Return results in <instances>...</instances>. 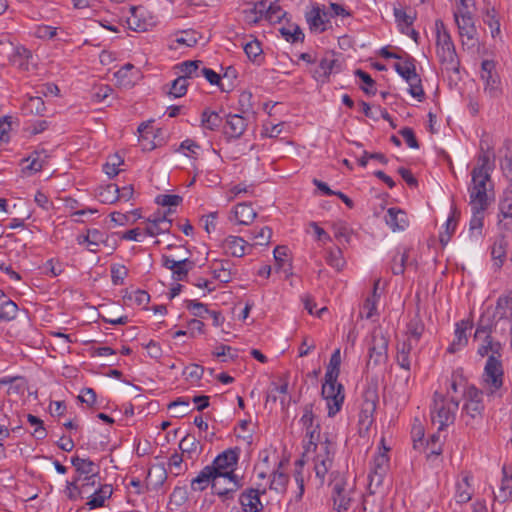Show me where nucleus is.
<instances>
[{
    "instance_id": "3",
    "label": "nucleus",
    "mask_w": 512,
    "mask_h": 512,
    "mask_svg": "<svg viewBox=\"0 0 512 512\" xmlns=\"http://www.w3.org/2000/svg\"><path fill=\"white\" fill-rule=\"evenodd\" d=\"M325 382L322 385L321 394L327 401L328 416H335L341 409L345 399L343 385L337 383V381H329L325 378Z\"/></svg>"
},
{
    "instance_id": "47",
    "label": "nucleus",
    "mask_w": 512,
    "mask_h": 512,
    "mask_svg": "<svg viewBox=\"0 0 512 512\" xmlns=\"http://www.w3.org/2000/svg\"><path fill=\"white\" fill-rule=\"evenodd\" d=\"M187 87L188 81L186 80V77L179 76L172 82L171 88L169 90V95H172L175 98L182 97L186 94Z\"/></svg>"
},
{
    "instance_id": "41",
    "label": "nucleus",
    "mask_w": 512,
    "mask_h": 512,
    "mask_svg": "<svg viewBox=\"0 0 512 512\" xmlns=\"http://www.w3.org/2000/svg\"><path fill=\"white\" fill-rule=\"evenodd\" d=\"M202 125L209 130H216L222 123L218 113L205 109L202 113Z\"/></svg>"
},
{
    "instance_id": "56",
    "label": "nucleus",
    "mask_w": 512,
    "mask_h": 512,
    "mask_svg": "<svg viewBox=\"0 0 512 512\" xmlns=\"http://www.w3.org/2000/svg\"><path fill=\"white\" fill-rule=\"evenodd\" d=\"M423 331H424V325L422 324V322L419 319L414 318L409 322L408 327H407V333L412 338H414L416 341H418L420 339Z\"/></svg>"
},
{
    "instance_id": "46",
    "label": "nucleus",
    "mask_w": 512,
    "mask_h": 512,
    "mask_svg": "<svg viewBox=\"0 0 512 512\" xmlns=\"http://www.w3.org/2000/svg\"><path fill=\"white\" fill-rule=\"evenodd\" d=\"M469 478L468 476L463 478V483L457 484L456 500L458 503H467L471 500L472 493L469 491Z\"/></svg>"
},
{
    "instance_id": "45",
    "label": "nucleus",
    "mask_w": 512,
    "mask_h": 512,
    "mask_svg": "<svg viewBox=\"0 0 512 512\" xmlns=\"http://www.w3.org/2000/svg\"><path fill=\"white\" fill-rule=\"evenodd\" d=\"M181 36L176 38V43L185 45L187 47H193L198 43L201 37L198 32L194 30H184L180 32Z\"/></svg>"
},
{
    "instance_id": "10",
    "label": "nucleus",
    "mask_w": 512,
    "mask_h": 512,
    "mask_svg": "<svg viewBox=\"0 0 512 512\" xmlns=\"http://www.w3.org/2000/svg\"><path fill=\"white\" fill-rule=\"evenodd\" d=\"M240 448H229L220 453L211 465H208L215 475L219 478L221 471L236 468L239 460Z\"/></svg>"
},
{
    "instance_id": "12",
    "label": "nucleus",
    "mask_w": 512,
    "mask_h": 512,
    "mask_svg": "<svg viewBox=\"0 0 512 512\" xmlns=\"http://www.w3.org/2000/svg\"><path fill=\"white\" fill-rule=\"evenodd\" d=\"M495 71V63L491 60H484L481 64V79L485 82V91L491 96H496L499 90V78Z\"/></svg>"
},
{
    "instance_id": "57",
    "label": "nucleus",
    "mask_w": 512,
    "mask_h": 512,
    "mask_svg": "<svg viewBox=\"0 0 512 512\" xmlns=\"http://www.w3.org/2000/svg\"><path fill=\"white\" fill-rule=\"evenodd\" d=\"M182 197L175 194L159 195L156 199L157 204L162 206H178L182 202Z\"/></svg>"
},
{
    "instance_id": "64",
    "label": "nucleus",
    "mask_w": 512,
    "mask_h": 512,
    "mask_svg": "<svg viewBox=\"0 0 512 512\" xmlns=\"http://www.w3.org/2000/svg\"><path fill=\"white\" fill-rule=\"evenodd\" d=\"M272 236V230L269 227H262L256 234L253 235V239H256L257 245H268Z\"/></svg>"
},
{
    "instance_id": "22",
    "label": "nucleus",
    "mask_w": 512,
    "mask_h": 512,
    "mask_svg": "<svg viewBox=\"0 0 512 512\" xmlns=\"http://www.w3.org/2000/svg\"><path fill=\"white\" fill-rule=\"evenodd\" d=\"M396 72L404 78L407 82L418 80V74L416 73L415 60L408 56L403 62H397L394 64Z\"/></svg>"
},
{
    "instance_id": "50",
    "label": "nucleus",
    "mask_w": 512,
    "mask_h": 512,
    "mask_svg": "<svg viewBox=\"0 0 512 512\" xmlns=\"http://www.w3.org/2000/svg\"><path fill=\"white\" fill-rule=\"evenodd\" d=\"M243 49L247 57L252 61H255L263 52L261 43L257 39L244 44Z\"/></svg>"
},
{
    "instance_id": "54",
    "label": "nucleus",
    "mask_w": 512,
    "mask_h": 512,
    "mask_svg": "<svg viewBox=\"0 0 512 512\" xmlns=\"http://www.w3.org/2000/svg\"><path fill=\"white\" fill-rule=\"evenodd\" d=\"M27 420L32 426H35V430L32 433V435L35 436L37 439H43L46 436L45 428H43L42 426L43 421L32 414L27 415Z\"/></svg>"
},
{
    "instance_id": "16",
    "label": "nucleus",
    "mask_w": 512,
    "mask_h": 512,
    "mask_svg": "<svg viewBox=\"0 0 512 512\" xmlns=\"http://www.w3.org/2000/svg\"><path fill=\"white\" fill-rule=\"evenodd\" d=\"M385 221L393 231H403L409 225L405 211L395 207H391L387 210Z\"/></svg>"
},
{
    "instance_id": "4",
    "label": "nucleus",
    "mask_w": 512,
    "mask_h": 512,
    "mask_svg": "<svg viewBox=\"0 0 512 512\" xmlns=\"http://www.w3.org/2000/svg\"><path fill=\"white\" fill-rule=\"evenodd\" d=\"M388 338L382 331L375 330L372 333L371 344L369 347V360L367 365H379L385 363L388 359Z\"/></svg>"
},
{
    "instance_id": "19",
    "label": "nucleus",
    "mask_w": 512,
    "mask_h": 512,
    "mask_svg": "<svg viewBox=\"0 0 512 512\" xmlns=\"http://www.w3.org/2000/svg\"><path fill=\"white\" fill-rule=\"evenodd\" d=\"M472 328V323L468 320H462L456 325L455 330V339L448 347L449 353H455L461 347L465 346L468 343V338L466 336V330Z\"/></svg>"
},
{
    "instance_id": "35",
    "label": "nucleus",
    "mask_w": 512,
    "mask_h": 512,
    "mask_svg": "<svg viewBox=\"0 0 512 512\" xmlns=\"http://www.w3.org/2000/svg\"><path fill=\"white\" fill-rule=\"evenodd\" d=\"M280 33L286 41L291 43L298 41L303 42L305 38L302 29L296 24H290L287 27L280 28Z\"/></svg>"
},
{
    "instance_id": "15",
    "label": "nucleus",
    "mask_w": 512,
    "mask_h": 512,
    "mask_svg": "<svg viewBox=\"0 0 512 512\" xmlns=\"http://www.w3.org/2000/svg\"><path fill=\"white\" fill-rule=\"evenodd\" d=\"M239 502L243 512H259L263 509L258 489L250 488L245 490L241 493Z\"/></svg>"
},
{
    "instance_id": "44",
    "label": "nucleus",
    "mask_w": 512,
    "mask_h": 512,
    "mask_svg": "<svg viewBox=\"0 0 512 512\" xmlns=\"http://www.w3.org/2000/svg\"><path fill=\"white\" fill-rule=\"evenodd\" d=\"M326 261L331 267L335 268L337 271H340L345 265L343 253L339 247H335L334 249H331L328 252Z\"/></svg>"
},
{
    "instance_id": "32",
    "label": "nucleus",
    "mask_w": 512,
    "mask_h": 512,
    "mask_svg": "<svg viewBox=\"0 0 512 512\" xmlns=\"http://www.w3.org/2000/svg\"><path fill=\"white\" fill-rule=\"evenodd\" d=\"M472 185L469 190H481L487 192V182L490 181L489 173H482V168H474L471 172Z\"/></svg>"
},
{
    "instance_id": "42",
    "label": "nucleus",
    "mask_w": 512,
    "mask_h": 512,
    "mask_svg": "<svg viewBox=\"0 0 512 512\" xmlns=\"http://www.w3.org/2000/svg\"><path fill=\"white\" fill-rule=\"evenodd\" d=\"M389 458L387 454L379 453L375 456L373 461V473L374 476L378 477V481L380 482L382 477L384 476L386 469L388 467Z\"/></svg>"
},
{
    "instance_id": "14",
    "label": "nucleus",
    "mask_w": 512,
    "mask_h": 512,
    "mask_svg": "<svg viewBox=\"0 0 512 512\" xmlns=\"http://www.w3.org/2000/svg\"><path fill=\"white\" fill-rule=\"evenodd\" d=\"M113 494V488L110 484L100 485L97 489L90 493L88 491L86 506L89 509H96L105 506V501Z\"/></svg>"
},
{
    "instance_id": "17",
    "label": "nucleus",
    "mask_w": 512,
    "mask_h": 512,
    "mask_svg": "<svg viewBox=\"0 0 512 512\" xmlns=\"http://www.w3.org/2000/svg\"><path fill=\"white\" fill-rule=\"evenodd\" d=\"M232 266V262L228 259L215 260L212 265L214 278L222 283H229L233 276L236 275V271L232 270Z\"/></svg>"
},
{
    "instance_id": "38",
    "label": "nucleus",
    "mask_w": 512,
    "mask_h": 512,
    "mask_svg": "<svg viewBox=\"0 0 512 512\" xmlns=\"http://www.w3.org/2000/svg\"><path fill=\"white\" fill-rule=\"evenodd\" d=\"M354 75L363 82L364 85H362L360 88L365 94L369 96L376 94V82L367 72L363 71L362 69H356L354 71Z\"/></svg>"
},
{
    "instance_id": "55",
    "label": "nucleus",
    "mask_w": 512,
    "mask_h": 512,
    "mask_svg": "<svg viewBox=\"0 0 512 512\" xmlns=\"http://www.w3.org/2000/svg\"><path fill=\"white\" fill-rule=\"evenodd\" d=\"M57 34V28L47 25H40L35 28L34 35L39 39H53Z\"/></svg>"
},
{
    "instance_id": "31",
    "label": "nucleus",
    "mask_w": 512,
    "mask_h": 512,
    "mask_svg": "<svg viewBox=\"0 0 512 512\" xmlns=\"http://www.w3.org/2000/svg\"><path fill=\"white\" fill-rule=\"evenodd\" d=\"M97 197L102 203L112 204L119 200V187L112 183L105 187H100L97 192Z\"/></svg>"
},
{
    "instance_id": "29",
    "label": "nucleus",
    "mask_w": 512,
    "mask_h": 512,
    "mask_svg": "<svg viewBox=\"0 0 512 512\" xmlns=\"http://www.w3.org/2000/svg\"><path fill=\"white\" fill-rule=\"evenodd\" d=\"M17 305L0 292V320L10 321L17 315Z\"/></svg>"
},
{
    "instance_id": "5",
    "label": "nucleus",
    "mask_w": 512,
    "mask_h": 512,
    "mask_svg": "<svg viewBox=\"0 0 512 512\" xmlns=\"http://www.w3.org/2000/svg\"><path fill=\"white\" fill-rule=\"evenodd\" d=\"M461 20H459V13H454L455 21L457 23L459 34L462 37V45L473 48L477 44V30L474 25L473 19L469 13L460 11Z\"/></svg>"
},
{
    "instance_id": "58",
    "label": "nucleus",
    "mask_w": 512,
    "mask_h": 512,
    "mask_svg": "<svg viewBox=\"0 0 512 512\" xmlns=\"http://www.w3.org/2000/svg\"><path fill=\"white\" fill-rule=\"evenodd\" d=\"M200 60H189L180 64V71L183 73L181 77H186V80L192 76L193 73L199 68Z\"/></svg>"
},
{
    "instance_id": "20",
    "label": "nucleus",
    "mask_w": 512,
    "mask_h": 512,
    "mask_svg": "<svg viewBox=\"0 0 512 512\" xmlns=\"http://www.w3.org/2000/svg\"><path fill=\"white\" fill-rule=\"evenodd\" d=\"M217 480L218 477L207 465L200 471V473L194 479H192L191 488L194 491H203L208 487L209 484L212 485V483L217 482Z\"/></svg>"
},
{
    "instance_id": "1",
    "label": "nucleus",
    "mask_w": 512,
    "mask_h": 512,
    "mask_svg": "<svg viewBox=\"0 0 512 512\" xmlns=\"http://www.w3.org/2000/svg\"><path fill=\"white\" fill-rule=\"evenodd\" d=\"M458 407L459 402L454 398L447 402L443 395L435 393L431 418L433 423L439 424V431L454 422L455 412L458 410Z\"/></svg>"
},
{
    "instance_id": "61",
    "label": "nucleus",
    "mask_w": 512,
    "mask_h": 512,
    "mask_svg": "<svg viewBox=\"0 0 512 512\" xmlns=\"http://www.w3.org/2000/svg\"><path fill=\"white\" fill-rule=\"evenodd\" d=\"M45 273L50 274L52 277H56L63 272V266L60 260L50 259L44 265Z\"/></svg>"
},
{
    "instance_id": "11",
    "label": "nucleus",
    "mask_w": 512,
    "mask_h": 512,
    "mask_svg": "<svg viewBox=\"0 0 512 512\" xmlns=\"http://www.w3.org/2000/svg\"><path fill=\"white\" fill-rule=\"evenodd\" d=\"M71 463L75 471L79 474L80 481L95 485L97 473L94 471L95 464L89 459L72 457Z\"/></svg>"
},
{
    "instance_id": "7",
    "label": "nucleus",
    "mask_w": 512,
    "mask_h": 512,
    "mask_svg": "<svg viewBox=\"0 0 512 512\" xmlns=\"http://www.w3.org/2000/svg\"><path fill=\"white\" fill-rule=\"evenodd\" d=\"M464 396L466 402L463 406V411L473 420L481 419L484 410V404L482 402L483 392L475 386H469Z\"/></svg>"
},
{
    "instance_id": "52",
    "label": "nucleus",
    "mask_w": 512,
    "mask_h": 512,
    "mask_svg": "<svg viewBox=\"0 0 512 512\" xmlns=\"http://www.w3.org/2000/svg\"><path fill=\"white\" fill-rule=\"evenodd\" d=\"M288 482V475L283 472H274L272 480L270 482V489L275 490L277 492H282L285 490L286 484Z\"/></svg>"
},
{
    "instance_id": "48",
    "label": "nucleus",
    "mask_w": 512,
    "mask_h": 512,
    "mask_svg": "<svg viewBox=\"0 0 512 512\" xmlns=\"http://www.w3.org/2000/svg\"><path fill=\"white\" fill-rule=\"evenodd\" d=\"M456 210L453 211V214L446 221L445 232L441 233L439 236V240L443 246H445L451 239L452 234L456 228Z\"/></svg>"
},
{
    "instance_id": "21",
    "label": "nucleus",
    "mask_w": 512,
    "mask_h": 512,
    "mask_svg": "<svg viewBox=\"0 0 512 512\" xmlns=\"http://www.w3.org/2000/svg\"><path fill=\"white\" fill-rule=\"evenodd\" d=\"M326 16L327 12L322 11L319 6H315L311 11L307 12L305 17L310 30H319L320 32H324L326 30Z\"/></svg>"
},
{
    "instance_id": "40",
    "label": "nucleus",
    "mask_w": 512,
    "mask_h": 512,
    "mask_svg": "<svg viewBox=\"0 0 512 512\" xmlns=\"http://www.w3.org/2000/svg\"><path fill=\"white\" fill-rule=\"evenodd\" d=\"M506 246L507 242L504 236H501L495 243L492 248V258L495 261V265L500 268L503 265L504 259L506 257Z\"/></svg>"
},
{
    "instance_id": "63",
    "label": "nucleus",
    "mask_w": 512,
    "mask_h": 512,
    "mask_svg": "<svg viewBox=\"0 0 512 512\" xmlns=\"http://www.w3.org/2000/svg\"><path fill=\"white\" fill-rule=\"evenodd\" d=\"M400 135L404 138L407 145L410 148L418 149L419 143L418 140L415 137L414 131L409 127H404L399 131Z\"/></svg>"
},
{
    "instance_id": "37",
    "label": "nucleus",
    "mask_w": 512,
    "mask_h": 512,
    "mask_svg": "<svg viewBox=\"0 0 512 512\" xmlns=\"http://www.w3.org/2000/svg\"><path fill=\"white\" fill-rule=\"evenodd\" d=\"M266 1H259L252 8L244 10L245 20L248 23H257L265 14Z\"/></svg>"
},
{
    "instance_id": "59",
    "label": "nucleus",
    "mask_w": 512,
    "mask_h": 512,
    "mask_svg": "<svg viewBox=\"0 0 512 512\" xmlns=\"http://www.w3.org/2000/svg\"><path fill=\"white\" fill-rule=\"evenodd\" d=\"M251 99H252V94L250 92H247V91H243L240 96H239V111L242 113V114H246V113H249L250 111H252V108H253V105L251 103Z\"/></svg>"
},
{
    "instance_id": "34",
    "label": "nucleus",
    "mask_w": 512,
    "mask_h": 512,
    "mask_svg": "<svg viewBox=\"0 0 512 512\" xmlns=\"http://www.w3.org/2000/svg\"><path fill=\"white\" fill-rule=\"evenodd\" d=\"M469 192L471 208L485 211L489 206V198L487 192L481 190H469Z\"/></svg>"
},
{
    "instance_id": "23",
    "label": "nucleus",
    "mask_w": 512,
    "mask_h": 512,
    "mask_svg": "<svg viewBox=\"0 0 512 512\" xmlns=\"http://www.w3.org/2000/svg\"><path fill=\"white\" fill-rule=\"evenodd\" d=\"M243 483L242 482H228V485L225 487H222L220 485V482L217 480V482L212 483V491L214 494L219 496L222 501L230 500L234 498V494L242 488Z\"/></svg>"
},
{
    "instance_id": "49",
    "label": "nucleus",
    "mask_w": 512,
    "mask_h": 512,
    "mask_svg": "<svg viewBox=\"0 0 512 512\" xmlns=\"http://www.w3.org/2000/svg\"><path fill=\"white\" fill-rule=\"evenodd\" d=\"M378 285H379V280H377L374 283L372 296L368 297L363 304V310L366 311L367 319L372 318L376 313V296H377Z\"/></svg>"
},
{
    "instance_id": "9",
    "label": "nucleus",
    "mask_w": 512,
    "mask_h": 512,
    "mask_svg": "<svg viewBox=\"0 0 512 512\" xmlns=\"http://www.w3.org/2000/svg\"><path fill=\"white\" fill-rule=\"evenodd\" d=\"M161 260L163 267L171 270L173 272V279L177 281H185L188 277L189 271L195 266L194 261H191L188 258L174 260L167 255H162Z\"/></svg>"
},
{
    "instance_id": "51",
    "label": "nucleus",
    "mask_w": 512,
    "mask_h": 512,
    "mask_svg": "<svg viewBox=\"0 0 512 512\" xmlns=\"http://www.w3.org/2000/svg\"><path fill=\"white\" fill-rule=\"evenodd\" d=\"M199 442L193 435H186L182 438V440L179 443V449L182 451V453H195L197 451Z\"/></svg>"
},
{
    "instance_id": "26",
    "label": "nucleus",
    "mask_w": 512,
    "mask_h": 512,
    "mask_svg": "<svg viewBox=\"0 0 512 512\" xmlns=\"http://www.w3.org/2000/svg\"><path fill=\"white\" fill-rule=\"evenodd\" d=\"M501 486L495 494V498L501 502H505L512 497V475L507 472L506 466L502 468Z\"/></svg>"
},
{
    "instance_id": "33",
    "label": "nucleus",
    "mask_w": 512,
    "mask_h": 512,
    "mask_svg": "<svg viewBox=\"0 0 512 512\" xmlns=\"http://www.w3.org/2000/svg\"><path fill=\"white\" fill-rule=\"evenodd\" d=\"M340 365H341V355L340 349H336L331 355L327 371L325 373V378H328L329 381H337V378L340 373Z\"/></svg>"
},
{
    "instance_id": "2",
    "label": "nucleus",
    "mask_w": 512,
    "mask_h": 512,
    "mask_svg": "<svg viewBox=\"0 0 512 512\" xmlns=\"http://www.w3.org/2000/svg\"><path fill=\"white\" fill-rule=\"evenodd\" d=\"M437 56L447 71H459V59L449 33L442 34L436 41Z\"/></svg>"
},
{
    "instance_id": "60",
    "label": "nucleus",
    "mask_w": 512,
    "mask_h": 512,
    "mask_svg": "<svg viewBox=\"0 0 512 512\" xmlns=\"http://www.w3.org/2000/svg\"><path fill=\"white\" fill-rule=\"evenodd\" d=\"M412 439H413V447L415 449H418L420 446L423 445V438H424V428L422 426V424L419 422V423H415L412 427Z\"/></svg>"
},
{
    "instance_id": "28",
    "label": "nucleus",
    "mask_w": 512,
    "mask_h": 512,
    "mask_svg": "<svg viewBox=\"0 0 512 512\" xmlns=\"http://www.w3.org/2000/svg\"><path fill=\"white\" fill-rule=\"evenodd\" d=\"M89 483H85L80 481V478L74 479L71 482H66V490L67 496L72 500L84 499L87 498L88 491H86V486H89Z\"/></svg>"
},
{
    "instance_id": "18",
    "label": "nucleus",
    "mask_w": 512,
    "mask_h": 512,
    "mask_svg": "<svg viewBox=\"0 0 512 512\" xmlns=\"http://www.w3.org/2000/svg\"><path fill=\"white\" fill-rule=\"evenodd\" d=\"M340 68V63L337 59L334 58V55L331 54L329 57L325 56L321 59L319 63V67L316 69L314 73V77L318 80L319 78H323L322 82L328 80L330 74L335 71L338 72Z\"/></svg>"
},
{
    "instance_id": "36",
    "label": "nucleus",
    "mask_w": 512,
    "mask_h": 512,
    "mask_svg": "<svg viewBox=\"0 0 512 512\" xmlns=\"http://www.w3.org/2000/svg\"><path fill=\"white\" fill-rule=\"evenodd\" d=\"M288 247L284 245L276 246L274 249V259L276 262V267L278 269H283L285 273L292 274V265L291 263H288V267L286 268V257L288 256Z\"/></svg>"
},
{
    "instance_id": "30",
    "label": "nucleus",
    "mask_w": 512,
    "mask_h": 512,
    "mask_svg": "<svg viewBox=\"0 0 512 512\" xmlns=\"http://www.w3.org/2000/svg\"><path fill=\"white\" fill-rule=\"evenodd\" d=\"M168 409L171 411L172 416L176 418L184 417L193 411L190 407L189 399L184 397H180L175 401L170 402L168 404Z\"/></svg>"
},
{
    "instance_id": "13",
    "label": "nucleus",
    "mask_w": 512,
    "mask_h": 512,
    "mask_svg": "<svg viewBox=\"0 0 512 512\" xmlns=\"http://www.w3.org/2000/svg\"><path fill=\"white\" fill-rule=\"evenodd\" d=\"M247 128V120L240 114H228L224 126V134L229 138H240Z\"/></svg>"
},
{
    "instance_id": "24",
    "label": "nucleus",
    "mask_w": 512,
    "mask_h": 512,
    "mask_svg": "<svg viewBox=\"0 0 512 512\" xmlns=\"http://www.w3.org/2000/svg\"><path fill=\"white\" fill-rule=\"evenodd\" d=\"M247 242L238 236H228L224 241V249L234 257H242L245 254Z\"/></svg>"
},
{
    "instance_id": "6",
    "label": "nucleus",
    "mask_w": 512,
    "mask_h": 512,
    "mask_svg": "<svg viewBox=\"0 0 512 512\" xmlns=\"http://www.w3.org/2000/svg\"><path fill=\"white\" fill-rule=\"evenodd\" d=\"M378 394L376 388H367L363 393V402L359 414V423L368 429L373 423V415L376 411Z\"/></svg>"
},
{
    "instance_id": "27",
    "label": "nucleus",
    "mask_w": 512,
    "mask_h": 512,
    "mask_svg": "<svg viewBox=\"0 0 512 512\" xmlns=\"http://www.w3.org/2000/svg\"><path fill=\"white\" fill-rule=\"evenodd\" d=\"M412 350V343L410 339L404 340L397 344V356L396 360L398 365L405 369L410 370V359L409 355Z\"/></svg>"
},
{
    "instance_id": "39",
    "label": "nucleus",
    "mask_w": 512,
    "mask_h": 512,
    "mask_svg": "<svg viewBox=\"0 0 512 512\" xmlns=\"http://www.w3.org/2000/svg\"><path fill=\"white\" fill-rule=\"evenodd\" d=\"M22 163H28L27 165L22 167V173L28 176L41 171L43 167V162L39 159L38 152H34L29 157L24 158L22 160Z\"/></svg>"
},
{
    "instance_id": "8",
    "label": "nucleus",
    "mask_w": 512,
    "mask_h": 512,
    "mask_svg": "<svg viewBox=\"0 0 512 512\" xmlns=\"http://www.w3.org/2000/svg\"><path fill=\"white\" fill-rule=\"evenodd\" d=\"M503 375L504 372L500 359L494 355H490L484 368L483 378L484 381L493 388L492 392L502 387Z\"/></svg>"
},
{
    "instance_id": "53",
    "label": "nucleus",
    "mask_w": 512,
    "mask_h": 512,
    "mask_svg": "<svg viewBox=\"0 0 512 512\" xmlns=\"http://www.w3.org/2000/svg\"><path fill=\"white\" fill-rule=\"evenodd\" d=\"M186 308L192 311L194 316L200 318H204V313H210V310L207 308L205 304L195 300H186Z\"/></svg>"
},
{
    "instance_id": "25",
    "label": "nucleus",
    "mask_w": 512,
    "mask_h": 512,
    "mask_svg": "<svg viewBox=\"0 0 512 512\" xmlns=\"http://www.w3.org/2000/svg\"><path fill=\"white\" fill-rule=\"evenodd\" d=\"M234 213L238 224L242 225L251 224L257 217V213L253 210L251 204L249 203H240L236 205Z\"/></svg>"
},
{
    "instance_id": "62",
    "label": "nucleus",
    "mask_w": 512,
    "mask_h": 512,
    "mask_svg": "<svg viewBox=\"0 0 512 512\" xmlns=\"http://www.w3.org/2000/svg\"><path fill=\"white\" fill-rule=\"evenodd\" d=\"M204 373V369L202 366L193 364L185 368L183 374L186 378L191 379L193 381H198L202 378Z\"/></svg>"
},
{
    "instance_id": "43",
    "label": "nucleus",
    "mask_w": 512,
    "mask_h": 512,
    "mask_svg": "<svg viewBox=\"0 0 512 512\" xmlns=\"http://www.w3.org/2000/svg\"><path fill=\"white\" fill-rule=\"evenodd\" d=\"M408 252L409 251H404L403 253H398L397 255L394 256L391 266V270L394 275L403 274L405 271V267L413 264L412 262L407 263Z\"/></svg>"
}]
</instances>
